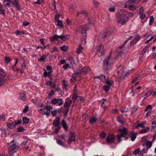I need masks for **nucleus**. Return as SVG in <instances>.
<instances>
[{
	"label": "nucleus",
	"mask_w": 156,
	"mask_h": 156,
	"mask_svg": "<svg viewBox=\"0 0 156 156\" xmlns=\"http://www.w3.org/2000/svg\"><path fill=\"white\" fill-rule=\"evenodd\" d=\"M139 121H137L136 124H134L133 125V129H135V128H137L139 127H140L139 125Z\"/></svg>",
	"instance_id": "nucleus-39"
},
{
	"label": "nucleus",
	"mask_w": 156,
	"mask_h": 156,
	"mask_svg": "<svg viewBox=\"0 0 156 156\" xmlns=\"http://www.w3.org/2000/svg\"><path fill=\"white\" fill-rule=\"evenodd\" d=\"M17 129L18 132H22L24 130V128L22 127H20L17 128Z\"/></svg>",
	"instance_id": "nucleus-55"
},
{
	"label": "nucleus",
	"mask_w": 156,
	"mask_h": 156,
	"mask_svg": "<svg viewBox=\"0 0 156 156\" xmlns=\"http://www.w3.org/2000/svg\"><path fill=\"white\" fill-rule=\"evenodd\" d=\"M149 47V46H148V45H147L143 49L141 54L140 55V57H141V58L143 57V54L144 53H145L146 52V51L148 48Z\"/></svg>",
	"instance_id": "nucleus-26"
},
{
	"label": "nucleus",
	"mask_w": 156,
	"mask_h": 156,
	"mask_svg": "<svg viewBox=\"0 0 156 156\" xmlns=\"http://www.w3.org/2000/svg\"><path fill=\"white\" fill-rule=\"evenodd\" d=\"M62 125L64 129L65 130L67 131L68 129V127L67 126L66 123L64 119L62 121Z\"/></svg>",
	"instance_id": "nucleus-21"
},
{
	"label": "nucleus",
	"mask_w": 156,
	"mask_h": 156,
	"mask_svg": "<svg viewBox=\"0 0 156 156\" xmlns=\"http://www.w3.org/2000/svg\"><path fill=\"white\" fill-rule=\"evenodd\" d=\"M107 143L108 144H110L114 142L115 138L114 135H109L106 139Z\"/></svg>",
	"instance_id": "nucleus-12"
},
{
	"label": "nucleus",
	"mask_w": 156,
	"mask_h": 156,
	"mask_svg": "<svg viewBox=\"0 0 156 156\" xmlns=\"http://www.w3.org/2000/svg\"><path fill=\"white\" fill-rule=\"evenodd\" d=\"M101 137L105 138L106 136V134L104 132H102L100 134Z\"/></svg>",
	"instance_id": "nucleus-54"
},
{
	"label": "nucleus",
	"mask_w": 156,
	"mask_h": 156,
	"mask_svg": "<svg viewBox=\"0 0 156 156\" xmlns=\"http://www.w3.org/2000/svg\"><path fill=\"white\" fill-rule=\"evenodd\" d=\"M59 36H58L57 34H55L52 37L50 38V40L52 41H55L57 40L58 38H59Z\"/></svg>",
	"instance_id": "nucleus-23"
},
{
	"label": "nucleus",
	"mask_w": 156,
	"mask_h": 156,
	"mask_svg": "<svg viewBox=\"0 0 156 156\" xmlns=\"http://www.w3.org/2000/svg\"><path fill=\"white\" fill-rule=\"evenodd\" d=\"M51 103L53 105L58 104V105L61 106L63 104L64 101L61 98H55L51 100Z\"/></svg>",
	"instance_id": "nucleus-9"
},
{
	"label": "nucleus",
	"mask_w": 156,
	"mask_h": 156,
	"mask_svg": "<svg viewBox=\"0 0 156 156\" xmlns=\"http://www.w3.org/2000/svg\"><path fill=\"white\" fill-rule=\"evenodd\" d=\"M51 8H52L54 12H57V10L56 9V4L55 1H54V3L52 4V6H51Z\"/></svg>",
	"instance_id": "nucleus-34"
},
{
	"label": "nucleus",
	"mask_w": 156,
	"mask_h": 156,
	"mask_svg": "<svg viewBox=\"0 0 156 156\" xmlns=\"http://www.w3.org/2000/svg\"><path fill=\"white\" fill-rule=\"evenodd\" d=\"M149 21V25H151L154 21V18L153 16H151L150 17Z\"/></svg>",
	"instance_id": "nucleus-40"
},
{
	"label": "nucleus",
	"mask_w": 156,
	"mask_h": 156,
	"mask_svg": "<svg viewBox=\"0 0 156 156\" xmlns=\"http://www.w3.org/2000/svg\"><path fill=\"white\" fill-rule=\"evenodd\" d=\"M23 123L27 124L28 123L29 120L26 117H23Z\"/></svg>",
	"instance_id": "nucleus-27"
},
{
	"label": "nucleus",
	"mask_w": 156,
	"mask_h": 156,
	"mask_svg": "<svg viewBox=\"0 0 156 156\" xmlns=\"http://www.w3.org/2000/svg\"><path fill=\"white\" fill-rule=\"evenodd\" d=\"M94 7H97L98 6L99 3L96 0H93L92 1Z\"/></svg>",
	"instance_id": "nucleus-41"
},
{
	"label": "nucleus",
	"mask_w": 156,
	"mask_h": 156,
	"mask_svg": "<svg viewBox=\"0 0 156 156\" xmlns=\"http://www.w3.org/2000/svg\"><path fill=\"white\" fill-rule=\"evenodd\" d=\"M97 120V118L96 117H94L90 119L89 121L90 123L91 124H93Z\"/></svg>",
	"instance_id": "nucleus-29"
},
{
	"label": "nucleus",
	"mask_w": 156,
	"mask_h": 156,
	"mask_svg": "<svg viewBox=\"0 0 156 156\" xmlns=\"http://www.w3.org/2000/svg\"><path fill=\"white\" fill-rule=\"evenodd\" d=\"M66 63V61L64 59H61L60 62H59V64H63Z\"/></svg>",
	"instance_id": "nucleus-64"
},
{
	"label": "nucleus",
	"mask_w": 156,
	"mask_h": 156,
	"mask_svg": "<svg viewBox=\"0 0 156 156\" xmlns=\"http://www.w3.org/2000/svg\"><path fill=\"white\" fill-rule=\"evenodd\" d=\"M16 7L18 8L19 9L20 8V6L19 5V2L18 0H15L14 2H11Z\"/></svg>",
	"instance_id": "nucleus-24"
},
{
	"label": "nucleus",
	"mask_w": 156,
	"mask_h": 156,
	"mask_svg": "<svg viewBox=\"0 0 156 156\" xmlns=\"http://www.w3.org/2000/svg\"><path fill=\"white\" fill-rule=\"evenodd\" d=\"M20 98L21 100L25 101L26 99L25 94H21L20 95Z\"/></svg>",
	"instance_id": "nucleus-38"
},
{
	"label": "nucleus",
	"mask_w": 156,
	"mask_h": 156,
	"mask_svg": "<svg viewBox=\"0 0 156 156\" xmlns=\"http://www.w3.org/2000/svg\"><path fill=\"white\" fill-rule=\"evenodd\" d=\"M12 1H4L3 3L4 5L5 6H9V7H10V3Z\"/></svg>",
	"instance_id": "nucleus-22"
},
{
	"label": "nucleus",
	"mask_w": 156,
	"mask_h": 156,
	"mask_svg": "<svg viewBox=\"0 0 156 156\" xmlns=\"http://www.w3.org/2000/svg\"><path fill=\"white\" fill-rule=\"evenodd\" d=\"M110 85H104L103 87V88L105 91L107 92L110 90Z\"/></svg>",
	"instance_id": "nucleus-28"
},
{
	"label": "nucleus",
	"mask_w": 156,
	"mask_h": 156,
	"mask_svg": "<svg viewBox=\"0 0 156 156\" xmlns=\"http://www.w3.org/2000/svg\"><path fill=\"white\" fill-rule=\"evenodd\" d=\"M88 70L87 68L85 67H80L79 69L80 74H86Z\"/></svg>",
	"instance_id": "nucleus-15"
},
{
	"label": "nucleus",
	"mask_w": 156,
	"mask_h": 156,
	"mask_svg": "<svg viewBox=\"0 0 156 156\" xmlns=\"http://www.w3.org/2000/svg\"><path fill=\"white\" fill-rule=\"evenodd\" d=\"M57 142L59 145L64 146L63 142L59 139H57Z\"/></svg>",
	"instance_id": "nucleus-44"
},
{
	"label": "nucleus",
	"mask_w": 156,
	"mask_h": 156,
	"mask_svg": "<svg viewBox=\"0 0 156 156\" xmlns=\"http://www.w3.org/2000/svg\"><path fill=\"white\" fill-rule=\"evenodd\" d=\"M20 148L18 144L14 143L12 144L8 147V149L9 151H12L15 150H17Z\"/></svg>",
	"instance_id": "nucleus-13"
},
{
	"label": "nucleus",
	"mask_w": 156,
	"mask_h": 156,
	"mask_svg": "<svg viewBox=\"0 0 156 156\" xmlns=\"http://www.w3.org/2000/svg\"><path fill=\"white\" fill-rule=\"evenodd\" d=\"M110 55L106 60L104 61L103 70L107 73L111 69V65L112 64L111 61H110Z\"/></svg>",
	"instance_id": "nucleus-4"
},
{
	"label": "nucleus",
	"mask_w": 156,
	"mask_h": 156,
	"mask_svg": "<svg viewBox=\"0 0 156 156\" xmlns=\"http://www.w3.org/2000/svg\"><path fill=\"white\" fill-rule=\"evenodd\" d=\"M105 79V76L104 75H101V76L100 80L102 82H104Z\"/></svg>",
	"instance_id": "nucleus-61"
},
{
	"label": "nucleus",
	"mask_w": 156,
	"mask_h": 156,
	"mask_svg": "<svg viewBox=\"0 0 156 156\" xmlns=\"http://www.w3.org/2000/svg\"><path fill=\"white\" fill-rule=\"evenodd\" d=\"M52 83V81L50 80L49 81H48L47 82V83H46V84L48 85H49L51 87L53 88H55L56 86V84H54L53 85L51 86V84Z\"/></svg>",
	"instance_id": "nucleus-25"
},
{
	"label": "nucleus",
	"mask_w": 156,
	"mask_h": 156,
	"mask_svg": "<svg viewBox=\"0 0 156 156\" xmlns=\"http://www.w3.org/2000/svg\"><path fill=\"white\" fill-rule=\"evenodd\" d=\"M139 14L140 15V18L142 19H144L146 16V15L144 13H139Z\"/></svg>",
	"instance_id": "nucleus-56"
},
{
	"label": "nucleus",
	"mask_w": 156,
	"mask_h": 156,
	"mask_svg": "<svg viewBox=\"0 0 156 156\" xmlns=\"http://www.w3.org/2000/svg\"><path fill=\"white\" fill-rule=\"evenodd\" d=\"M5 79L3 78H0V87L3 86L4 84Z\"/></svg>",
	"instance_id": "nucleus-46"
},
{
	"label": "nucleus",
	"mask_w": 156,
	"mask_h": 156,
	"mask_svg": "<svg viewBox=\"0 0 156 156\" xmlns=\"http://www.w3.org/2000/svg\"><path fill=\"white\" fill-rule=\"evenodd\" d=\"M83 48L82 47L81 45V44H80L79 47L77 48L76 52L79 54L81 52L82 50L83 49Z\"/></svg>",
	"instance_id": "nucleus-30"
},
{
	"label": "nucleus",
	"mask_w": 156,
	"mask_h": 156,
	"mask_svg": "<svg viewBox=\"0 0 156 156\" xmlns=\"http://www.w3.org/2000/svg\"><path fill=\"white\" fill-rule=\"evenodd\" d=\"M109 33L107 30H104L101 31L99 36L100 38L103 39L109 35Z\"/></svg>",
	"instance_id": "nucleus-14"
},
{
	"label": "nucleus",
	"mask_w": 156,
	"mask_h": 156,
	"mask_svg": "<svg viewBox=\"0 0 156 156\" xmlns=\"http://www.w3.org/2000/svg\"><path fill=\"white\" fill-rule=\"evenodd\" d=\"M69 63H65L63 66V68L65 70L66 69L69 67Z\"/></svg>",
	"instance_id": "nucleus-51"
},
{
	"label": "nucleus",
	"mask_w": 156,
	"mask_h": 156,
	"mask_svg": "<svg viewBox=\"0 0 156 156\" xmlns=\"http://www.w3.org/2000/svg\"><path fill=\"white\" fill-rule=\"evenodd\" d=\"M67 60L69 61L70 64L72 65V67L76 66V64L75 62V61L73 58H69L67 59Z\"/></svg>",
	"instance_id": "nucleus-17"
},
{
	"label": "nucleus",
	"mask_w": 156,
	"mask_h": 156,
	"mask_svg": "<svg viewBox=\"0 0 156 156\" xmlns=\"http://www.w3.org/2000/svg\"><path fill=\"white\" fill-rule=\"evenodd\" d=\"M46 57V55H43L41 57V58L38 59V61L39 62L44 61Z\"/></svg>",
	"instance_id": "nucleus-36"
},
{
	"label": "nucleus",
	"mask_w": 156,
	"mask_h": 156,
	"mask_svg": "<svg viewBox=\"0 0 156 156\" xmlns=\"http://www.w3.org/2000/svg\"><path fill=\"white\" fill-rule=\"evenodd\" d=\"M15 33L17 35H21L24 34V32L23 31L21 32L18 30H17L16 31Z\"/></svg>",
	"instance_id": "nucleus-49"
},
{
	"label": "nucleus",
	"mask_w": 156,
	"mask_h": 156,
	"mask_svg": "<svg viewBox=\"0 0 156 156\" xmlns=\"http://www.w3.org/2000/svg\"><path fill=\"white\" fill-rule=\"evenodd\" d=\"M118 69L117 73L118 76L120 77H124L126 75V69L124 66L120 65L118 67Z\"/></svg>",
	"instance_id": "nucleus-6"
},
{
	"label": "nucleus",
	"mask_w": 156,
	"mask_h": 156,
	"mask_svg": "<svg viewBox=\"0 0 156 156\" xmlns=\"http://www.w3.org/2000/svg\"><path fill=\"white\" fill-rule=\"evenodd\" d=\"M44 109L47 110L46 112V115L48 116L49 115L51 109H52V108L51 105H48L47 107H44Z\"/></svg>",
	"instance_id": "nucleus-16"
},
{
	"label": "nucleus",
	"mask_w": 156,
	"mask_h": 156,
	"mask_svg": "<svg viewBox=\"0 0 156 156\" xmlns=\"http://www.w3.org/2000/svg\"><path fill=\"white\" fill-rule=\"evenodd\" d=\"M152 145V143L151 141H148L147 142L146 144V145L147 147H151Z\"/></svg>",
	"instance_id": "nucleus-47"
},
{
	"label": "nucleus",
	"mask_w": 156,
	"mask_h": 156,
	"mask_svg": "<svg viewBox=\"0 0 156 156\" xmlns=\"http://www.w3.org/2000/svg\"><path fill=\"white\" fill-rule=\"evenodd\" d=\"M149 109H150V110L152 109V106L151 105H148L146 107L145 109V111L146 112Z\"/></svg>",
	"instance_id": "nucleus-48"
},
{
	"label": "nucleus",
	"mask_w": 156,
	"mask_h": 156,
	"mask_svg": "<svg viewBox=\"0 0 156 156\" xmlns=\"http://www.w3.org/2000/svg\"><path fill=\"white\" fill-rule=\"evenodd\" d=\"M82 38L81 39V41L82 42H84V44H85L86 43V39L87 38V34H85L84 35H83L82 36Z\"/></svg>",
	"instance_id": "nucleus-31"
},
{
	"label": "nucleus",
	"mask_w": 156,
	"mask_h": 156,
	"mask_svg": "<svg viewBox=\"0 0 156 156\" xmlns=\"http://www.w3.org/2000/svg\"><path fill=\"white\" fill-rule=\"evenodd\" d=\"M88 27V25L87 24L81 25L76 28V31L77 32L80 33L81 35L86 34V33Z\"/></svg>",
	"instance_id": "nucleus-7"
},
{
	"label": "nucleus",
	"mask_w": 156,
	"mask_h": 156,
	"mask_svg": "<svg viewBox=\"0 0 156 156\" xmlns=\"http://www.w3.org/2000/svg\"><path fill=\"white\" fill-rule=\"evenodd\" d=\"M151 93H152L151 91L148 92L144 95V98H146L147 97L150 95L151 94Z\"/></svg>",
	"instance_id": "nucleus-62"
},
{
	"label": "nucleus",
	"mask_w": 156,
	"mask_h": 156,
	"mask_svg": "<svg viewBox=\"0 0 156 156\" xmlns=\"http://www.w3.org/2000/svg\"><path fill=\"white\" fill-rule=\"evenodd\" d=\"M140 151V149L139 148H137L134 151L133 154L135 155L137 154H138L139 153V152Z\"/></svg>",
	"instance_id": "nucleus-57"
},
{
	"label": "nucleus",
	"mask_w": 156,
	"mask_h": 156,
	"mask_svg": "<svg viewBox=\"0 0 156 156\" xmlns=\"http://www.w3.org/2000/svg\"><path fill=\"white\" fill-rule=\"evenodd\" d=\"M127 129L124 127H122L121 128L119 129V131L121 133L120 134L117 135L118 142L120 143L121 141L122 137H125L127 134Z\"/></svg>",
	"instance_id": "nucleus-3"
},
{
	"label": "nucleus",
	"mask_w": 156,
	"mask_h": 156,
	"mask_svg": "<svg viewBox=\"0 0 156 156\" xmlns=\"http://www.w3.org/2000/svg\"><path fill=\"white\" fill-rule=\"evenodd\" d=\"M62 51L66 52L67 51V48L66 46H64L60 47Z\"/></svg>",
	"instance_id": "nucleus-53"
},
{
	"label": "nucleus",
	"mask_w": 156,
	"mask_h": 156,
	"mask_svg": "<svg viewBox=\"0 0 156 156\" xmlns=\"http://www.w3.org/2000/svg\"><path fill=\"white\" fill-rule=\"evenodd\" d=\"M128 8L130 10H134L136 9L135 7L133 5H130L128 6Z\"/></svg>",
	"instance_id": "nucleus-43"
},
{
	"label": "nucleus",
	"mask_w": 156,
	"mask_h": 156,
	"mask_svg": "<svg viewBox=\"0 0 156 156\" xmlns=\"http://www.w3.org/2000/svg\"><path fill=\"white\" fill-rule=\"evenodd\" d=\"M116 18L117 22L121 25H124L128 20V17L125 14L120 13L118 12L116 13Z\"/></svg>",
	"instance_id": "nucleus-1"
},
{
	"label": "nucleus",
	"mask_w": 156,
	"mask_h": 156,
	"mask_svg": "<svg viewBox=\"0 0 156 156\" xmlns=\"http://www.w3.org/2000/svg\"><path fill=\"white\" fill-rule=\"evenodd\" d=\"M117 120L119 122H120L122 125H123L124 123V122L121 120L120 119L119 117H118L117 118Z\"/></svg>",
	"instance_id": "nucleus-52"
},
{
	"label": "nucleus",
	"mask_w": 156,
	"mask_h": 156,
	"mask_svg": "<svg viewBox=\"0 0 156 156\" xmlns=\"http://www.w3.org/2000/svg\"><path fill=\"white\" fill-rule=\"evenodd\" d=\"M129 40V38L127 39L124 42L123 44L121 45L118 47L117 49V51L119 52L118 56V58L119 59L121 60L122 58H124L125 56L124 53L123 52V50H124L123 48L124 45Z\"/></svg>",
	"instance_id": "nucleus-2"
},
{
	"label": "nucleus",
	"mask_w": 156,
	"mask_h": 156,
	"mask_svg": "<svg viewBox=\"0 0 156 156\" xmlns=\"http://www.w3.org/2000/svg\"><path fill=\"white\" fill-rule=\"evenodd\" d=\"M106 83L108 85H112L113 84V81L111 80H109L107 79L106 80Z\"/></svg>",
	"instance_id": "nucleus-37"
},
{
	"label": "nucleus",
	"mask_w": 156,
	"mask_h": 156,
	"mask_svg": "<svg viewBox=\"0 0 156 156\" xmlns=\"http://www.w3.org/2000/svg\"><path fill=\"white\" fill-rule=\"evenodd\" d=\"M44 2V0H38L37 1L34 2L35 4H37L38 5H40L41 3H43Z\"/></svg>",
	"instance_id": "nucleus-50"
},
{
	"label": "nucleus",
	"mask_w": 156,
	"mask_h": 156,
	"mask_svg": "<svg viewBox=\"0 0 156 156\" xmlns=\"http://www.w3.org/2000/svg\"><path fill=\"white\" fill-rule=\"evenodd\" d=\"M150 128L149 127H147L146 129L141 130L140 132V133H146L147 132L149 131Z\"/></svg>",
	"instance_id": "nucleus-33"
},
{
	"label": "nucleus",
	"mask_w": 156,
	"mask_h": 156,
	"mask_svg": "<svg viewBox=\"0 0 156 156\" xmlns=\"http://www.w3.org/2000/svg\"><path fill=\"white\" fill-rule=\"evenodd\" d=\"M72 101L70 99H69L67 101L65 102L64 105V108H66L69 107L70 105L72 104Z\"/></svg>",
	"instance_id": "nucleus-20"
},
{
	"label": "nucleus",
	"mask_w": 156,
	"mask_h": 156,
	"mask_svg": "<svg viewBox=\"0 0 156 156\" xmlns=\"http://www.w3.org/2000/svg\"><path fill=\"white\" fill-rule=\"evenodd\" d=\"M6 76V73L3 69H0V78L4 79Z\"/></svg>",
	"instance_id": "nucleus-19"
},
{
	"label": "nucleus",
	"mask_w": 156,
	"mask_h": 156,
	"mask_svg": "<svg viewBox=\"0 0 156 156\" xmlns=\"http://www.w3.org/2000/svg\"><path fill=\"white\" fill-rule=\"evenodd\" d=\"M136 136V133H135L132 134L131 136V140L132 141H133L135 139Z\"/></svg>",
	"instance_id": "nucleus-35"
},
{
	"label": "nucleus",
	"mask_w": 156,
	"mask_h": 156,
	"mask_svg": "<svg viewBox=\"0 0 156 156\" xmlns=\"http://www.w3.org/2000/svg\"><path fill=\"white\" fill-rule=\"evenodd\" d=\"M69 38V34H66L63 36H59V38L61 39L63 41H66L68 40Z\"/></svg>",
	"instance_id": "nucleus-18"
},
{
	"label": "nucleus",
	"mask_w": 156,
	"mask_h": 156,
	"mask_svg": "<svg viewBox=\"0 0 156 156\" xmlns=\"http://www.w3.org/2000/svg\"><path fill=\"white\" fill-rule=\"evenodd\" d=\"M21 68V69L20 70V72L21 73H23L24 70L26 68V64L25 63H23L22 64Z\"/></svg>",
	"instance_id": "nucleus-32"
},
{
	"label": "nucleus",
	"mask_w": 156,
	"mask_h": 156,
	"mask_svg": "<svg viewBox=\"0 0 156 156\" xmlns=\"http://www.w3.org/2000/svg\"><path fill=\"white\" fill-rule=\"evenodd\" d=\"M151 124L152 126H151L152 129H155L156 127V123L154 121H153L152 122Z\"/></svg>",
	"instance_id": "nucleus-60"
},
{
	"label": "nucleus",
	"mask_w": 156,
	"mask_h": 156,
	"mask_svg": "<svg viewBox=\"0 0 156 156\" xmlns=\"http://www.w3.org/2000/svg\"><path fill=\"white\" fill-rule=\"evenodd\" d=\"M51 113L52 115L53 116H54L57 114V111L56 110H54L51 112Z\"/></svg>",
	"instance_id": "nucleus-63"
},
{
	"label": "nucleus",
	"mask_w": 156,
	"mask_h": 156,
	"mask_svg": "<svg viewBox=\"0 0 156 156\" xmlns=\"http://www.w3.org/2000/svg\"><path fill=\"white\" fill-rule=\"evenodd\" d=\"M128 111V108H126V107H124L123 108H122L121 109V111L122 112H127Z\"/></svg>",
	"instance_id": "nucleus-58"
},
{
	"label": "nucleus",
	"mask_w": 156,
	"mask_h": 156,
	"mask_svg": "<svg viewBox=\"0 0 156 156\" xmlns=\"http://www.w3.org/2000/svg\"><path fill=\"white\" fill-rule=\"evenodd\" d=\"M97 51L96 53L99 56L103 55L105 53L104 46L101 44L97 46L96 48Z\"/></svg>",
	"instance_id": "nucleus-8"
},
{
	"label": "nucleus",
	"mask_w": 156,
	"mask_h": 156,
	"mask_svg": "<svg viewBox=\"0 0 156 156\" xmlns=\"http://www.w3.org/2000/svg\"><path fill=\"white\" fill-rule=\"evenodd\" d=\"M60 118L57 117L54 120L52 123L53 125L55 127V132L56 133H57L61 128V127L60 126Z\"/></svg>",
	"instance_id": "nucleus-5"
},
{
	"label": "nucleus",
	"mask_w": 156,
	"mask_h": 156,
	"mask_svg": "<svg viewBox=\"0 0 156 156\" xmlns=\"http://www.w3.org/2000/svg\"><path fill=\"white\" fill-rule=\"evenodd\" d=\"M69 139L67 141L68 143L70 144L72 142H74L75 139V135L74 133L70 132L68 135Z\"/></svg>",
	"instance_id": "nucleus-11"
},
{
	"label": "nucleus",
	"mask_w": 156,
	"mask_h": 156,
	"mask_svg": "<svg viewBox=\"0 0 156 156\" xmlns=\"http://www.w3.org/2000/svg\"><path fill=\"white\" fill-rule=\"evenodd\" d=\"M146 123V122L145 121H144L142 122V123H139L140 127H141V128H143L145 127L144 125Z\"/></svg>",
	"instance_id": "nucleus-42"
},
{
	"label": "nucleus",
	"mask_w": 156,
	"mask_h": 156,
	"mask_svg": "<svg viewBox=\"0 0 156 156\" xmlns=\"http://www.w3.org/2000/svg\"><path fill=\"white\" fill-rule=\"evenodd\" d=\"M63 86L64 87V88L66 90L67 89V87L68 86V85L67 84H66V81L65 80H64V81H63Z\"/></svg>",
	"instance_id": "nucleus-45"
},
{
	"label": "nucleus",
	"mask_w": 156,
	"mask_h": 156,
	"mask_svg": "<svg viewBox=\"0 0 156 156\" xmlns=\"http://www.w3.org/2000/svg\"><path fill=\"white\" fill-rule=\"evenodd\" d=\"M140 36L137 34L135 36L134 39L137 42L140 39Z\"/></svg>",
	"instance_id": "nucleus-59"
},
{
	"label": "nucleus",
	"mask_w": 156,
	"mask_h": 156,
	"mask_svg": "<svg viewBox=\"0 0 156 156\" xmlns=\"http://www.w3.org/2000/svg\"><path fill=\"white\" fill-rule=\"evenodd\" d=\"M60 18V15L59 14H56L55 16V19L56 22H57V25L62 28H63L64 27L62 24V22L59 20Z\"/></svg>",
	"instance_id": "nucleus-10"
}]
</instances>
